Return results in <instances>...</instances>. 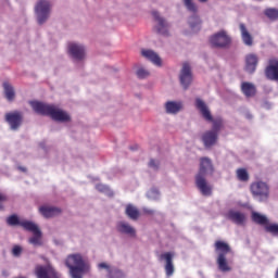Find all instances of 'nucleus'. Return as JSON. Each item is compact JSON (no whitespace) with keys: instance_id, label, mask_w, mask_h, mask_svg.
<instances>
[{"instance_id":"obj_32","label":"nucleus","mask_w":278,"mask_h":278,"mask_svg":"<svg viewBox=\"0 0 278 278\" xmlns=\"http://www.w3.org/2000/svg\"><path fill=\"white\" fill-rule=\"evenodd\" d=\"M7 223L8 225H10L11 227H16V225H18L20 227H23L24 223H31V220H27V219H18V216L16 215H11L7 218Z\"/></svg>"},{"instance_id":"obj_23","label":"nucleus","mask_w":278,"mask_h":278,"mask_svg":"<svg viewBox=\"0 0 278 278\" xmlns=\"http://www.w3.org/2000/svg\"><path fill=\"white\" fill-rule=\"evenodd\" d=\"M141 55L146 58V60H150V62H152V64H155V66H162V59H160V55H157L155 51L143 49L141 50Z\"/></svg>"},{"instance_id":"obj_34","label":"nucleus","mask_w":278,"mask_h":278,"mask_svg":"<svg viewBox=\"0 0 278 278\" xmlns=\"http://www.w3.org/2000/svg\"><path fill=\"white\" fill-rule=\"evenodd\" d=\"M96 189H98L99 192H103V194H106V197H114V192H112V189L103 184L96 185Z\"/></svg>"},{"instance_id":"obj_16","label":"nucleus","mask_w":278,"mask_h":278,"mask_svg":"<svg viewBox=\"0 0 278 278\" xmlns=\"http://www.w3.org/2000/svg\"><path fill=\"white\" fill-rule=\"evenodd\" d=\"M116 231L121 233V236H127L128 238H136V229L131 224L125 220L117 222Z\"/></svg>"},{"instance_id":"obj_4","label":"nucleus","mask_w":278,"mask_h":278,"mask_svg":"<svg viewBox=\"0 0 278 278\" xmlns=\"http://www.w3.org/2000/svg\"><path fill=\"white\" fill-rule=\"evenodd\" d=\"M34 11L37 24L45 25V23L51 18L53 2L51 0H37Z\"/></svg>"},{"instance_id":"obj_12","label":"nucleus","mask_w":278,"mask_h":278,"mask_svg":"<svg viewBox=\"0 0 278 278\" xmlns=\"http://www.w3.org/2000/svg\"><path fill=\"white\" fill-rule=\"evenodd\" d=\"M98 269L105 270L106 278H127L124 270L105 262L98 264Z\"/></svg>"},{"instance_id":"obj_44","label":"nucleus","mask_w":278,"mask_h":278,"mask_svg":"<svg viewBox=\"0 0 278 278\" xmlns=\"http://www.w3.org/2000/svg\"><path fill=\"white\" fill-rule=\"evenodd\" d=\"M245 118H253V115H251V113H247Z\"/></svg>"},{"instance_id":"obj_8","label":"nucleus","mask_w":278,"mask_h":278,"mask_svg":"<svg viewBox=\"0 0 278 278\" xmlns=\"http://www.w3.org/2000/svg\"><path fill=\"white\" fill-rule=\"evenodd\" d=\"M182 3L186 10L193 14L188 20L189 27L192 29V31H199L201 29V17L197 15V12H199V7L197 3H194V0H182Z\"/></svg>"},{"instance_id":"obj_31","label":"nucleus","mask_w":278,"mask_h":278,"mask_svg":"<svg viewBox=\"0 0 278 278\" xmlns=\"http://www.w3.org/2000/svg\"><path fill=\"white\" fill-rule=\"evenodd\" d=\"M126 215L128 216V218H130L131 220H138V217L140 216V212L138 211V208L136 206H134L132 204H128L126 206Z\"/></svg>"},{"instance_id":"obj_40","label":"nucleus","mask_w":278,"mask_h":278,"mask_svg":"<svg viewBox=\"0 0 278 278\" xmlns=\"http://www.w3.org/2000/svg\"><path fill=\"white\" fill-rule=\"evenodd\" d=\"M149 167L152 168L153 170H157V168H160V162L155 160H150Z\"/></svg>"},{"instance_id":"obj_3","label":"nucleus","mask_w":278,"mask_h":278,"mask_svg":"<svg viewBox=\"0 0 278 278\" xmlns=\"http://www.w3.org/2000/svg\"><path fill=\"white\" fill-rule=\"evenodd\" d=\"M230 251L231 248L229 243L225 241L215 242V252L217 253L216 264L220 273H231V265L227 260V255H229Z\"/></svg>"},{"instance_id":"obj_35","label":"nucleus","mask_w":278,"mask_h":278,"mask_svg":"<svg viewBox=\"0 0 278 278\" xmlns=\"http://www.w3.org/2000/svg\"><path fill=\"white\" fill-rule=\"evenodd\" d=\"M147 197L150 201H160V190L152 188L147 192Z\"/></svg>"},{"instance_id":"obj_6","label":"nucleus","mask_w":278,"mask_h":278,"mask_svg":"<svg viewBox=\"0 0 278 278\" xmlns=\"http://www.w3.org/2000/svg\"><path fill=\"white\" fill-rule=\"evenodd\" d=\"M251 193L258 203H266L270 199V186L267 182L257 180L250 186Z\"/></svg>"},{"instance_id":"obj_20","label":"nucleus","mask_w":278,"mask_h":278,"mask_svg":"<svg viewBox=\"0 0 278 278\" xmlns=\"http://www.w3.org/2000/svg\"><path fill=\"white\" fill-rule=\"evenodd\" d=\"M227 218L235 223V225H244L247 223V214L236 210H230L227 213Z\"/></svg>"},{"instance_id":"obj_11","label":"nucleus","mask_w":278,"mask_h":278,"mask_svg":"<svg viewBox=\"0 0 278 278\" xmlns=\"http://www.w3.org/2000/svg\"><path fill=\"white\" fill-rule=\"evenodd\" d=\"M210 42L217 49H227L231 45V37L226 30H219L211 36Z\"/></svg>"},{"instance_id":"obj_5","label":"nucleus","mask_w":278,"mask_h":278,"mask_svg":"<svg viewBox=\"0 0 278 278\" xmlns=\"http://www.w3.org/2000/svg\"><path fill=\"white\" fill-rule=\"evenodd\" d=\"M195 108L199 110L201 116L204 118V121H206V123H213L211 131H216L218 135L223 127V119H214L212 112L210 111V106H207L205 101H203L201 98L195 99Z\"/></svg>"},{"instance_id":"obj_36","label":"nucleus","mask_w":278,"mask_h":278,"mask_svg":"<svg viewBox=\"0 0 278 278\" xmlns=\"http://www.w3.org/2000/svg\"><path fill=\"white\" fill-rule=\"evenodd\" d=\"M265 16H267V18H270L271 21H276V18H278V10L277 9H266L264 12Z\"/></svg>"},{"instance_id":"obj_39","label":"nucleus","mask_w":278,"mask_h":278,"mask_svg":"<svg viewBox=\"0 0 278 278\" xmlns=\"http://www.w3.org/2000/svg\"><path fill=\"white\" fill-rule=\"evenodd\" d=\"M21 253H23V248L21 245H14L12 249V255L14 257H21Z\"/></svg>"},{"instance_id":"obj_24","label":"nucleus","mask_w":278,"mask_h":278,"mask_svg":"<svg viewBox=\"0 0 278 278\" xmlns=\"http://www.w3.org/2000/svg\"><path fill=\"white\" fill-rule=\"evenodd\" d=\"M265 75L267 79H271V81H278V61H270V64L265 70Z\"/></svg>"},{"instance_id":"obj_7","label":"nucleus","mask_w":278,"mask_h":278,"mask_svg":"<svg viewBox=\"0 0 278 278\" xmlns=\"http://www.w3.org/2000/svg\"><path fill=\"white\" fill-rule=\"evenodd\" d=\"M67 53L77 66H84V62H86V46L71 42L67 46Z\"/></svg>"},{"instance_id":"obj_15","label":"nucleus","mask_w":278,"mask_h":278,"mask_svg":"<svg viewBox=\"0 0 278 278\" xmlns=\"http://www.w3.org/2000/svg\"><path fill=\"white\" fill-rule=\"evenodd\" d=\"M197 175L201 177H208V175H214V164L210 157L200 159V168Z\"/></svg>"},{"instance_id":"obj_33","label":"nucleus","mask_w":278,"mask_h":278,"mask_svg":"<svg viewBox=\"0 0 278 278\" xmlns=\"http://www.w3.org/2000/svg\"><path fill=\"white\" fill-rule=\"evenodd\" d=\"M265 231L278 238V224L269 222V224L265 226Z\"/></svg>"},{"instance_id":"obj_1","label":"nucleus","mask_w":278,"mask_h":278,"mask_svg":"<svg viewBox=\"0 0 278 278\" xmlns=\"http://www.w3.org/2000/svg\"><path fill=\"white\" fill-rule=\"evenodd\" d=\"M30 106L36 114H40L41 116H50L52 121H56L58 123H70L71 121V115L66 113V111L53 104H47L40 101H30Z\"/></svg>"},{"instance_id":"obj_25","label":"nucleus","mask_w":278,"mask_h":278,"mask_svg":"<svg viewBox=\"0 0 278 278\" xmlns=\"http://www.w3.org/2000/svg\"><path fill=\"white\" fill-rule=\"evenodd\" d=\"M239 29L241 31V40L243 45H245V47H253V36L249 33L247 26L244 24H240Z\"/></svg>"},{"instance_id":"obj_30","label":"nucleus","mask_w":278,"mask_h":278,"mask_svg":"<svg viewBox=\"0 0 278 278\" xmlns=\"http://www.w3.org/2000/svg\"><path fill=\"white\" fill-rule=\"evenodd\" d=\"M4 97L9 101H13L16 97V92L14 91V87L9 83H3Z\"/></svg>"},{"instance_id":"obj_19","label":"nucleus","mask_w":278,"mask_h":278,"mask_svg":"<svg viewBox=\"0 0 278 278\" xmlns=\"http://www.w3.org/2000/svg\"><path fill=\"white\" fill-rule=\"evenodd\" d=\"M202 142L206 149H210L211 147H214L216 142H218V135L216 131L213 130H206L202 135Z\"/></svg>"},{"instance_id":"obj_18","label":"nucleus","mask_w":278,"mask_h":278,"mask_svg":"<svg viewBox=\"0 0 278 278\" xmlns=\"http://www.w3.org/2000/svg\"><path fill=\"white\" fill-rule=\"evenodd\" d=\"M5 121L10 125L13 131H16L21 127V123H23V116L18 112H12L5 114Z\"/></svg>"},{"instance_id":"obj_43","label":"nucleus","mask_w":278,"mask_h":278,"mask_svg":"<svg viewBox=\"0 0 278 278\" xmlns=\"http://www.w3.org/2000/svg\"><path fill=\"white\" fill-rule=\"evenodd\" d=\"M5 194H3V193H0V201H5Z\"/></svg>"},{"instance_id":"obj_17","label":"nucleus","mask_w":278,"mask_h":278,"mask_svg":"<svg viewBox=\"0 0 278 278\" xmlns=\"http://www.w3.org/2000/svg\"><path fill=\"white\" fill-rule=\"evenodd\" d=\"M206 176H198L195 175V186L198 190H200L203 197H211L212 195V185L207 182Z\"/></svg>"},{"instance_id":"obj_42","label":"nucleus","mask_w":278,"mask_h":278,"mask_svg":"<svg viewBox=\"0 0 278 278\" xmlns=\"http://www.w3.org/2000/svg\"><path fill=\"white\" fill-rule=\"evenodd\" d=\"M17 169L21 170L22 173H27V168L26 167L18 166Z\"/></svg>"},{"instance_id":"obj_14","label":"nucleus","mask_w":278,"mask_h":278,"mask_svg":"<svg viewBox=\"0 0 278 278\" xmlns=\"http://www.w3.org/2000/svg\"><path fill=\"white\" fill-rule=\"evenodd\" d=\"M35 275L37 278H60V276H58V271H55V268H53L51 264L37 265L35 268Z\"/></svg>"},{"instance_id":"obj_41","label":"nucleus","mask_w":278,"mask_h":278,"mask_svg":"<svg viewBox=\"0 0 278 278\" xmlns=\"http://www.w3.org/2000/svg\"><path fill=\"white\" fill-rule=\"evenodd\" d=\"M144 214H154L153 210L150 208H143Z\"/></svg>"},{"instance_id":"obj_22","label":"nucleus","mask_w":278,"mask_h":278,"mask_svg":"<svg viewBox=\"0 0 278 278\" xmlns=\"http://www.w3.org/2000/svg\"><path fill=\"white\" fill-rule=\"evenodd\" d=\"M62 211L59 207L42 205L39 207V213L43 218H53V216H58Z\"/></svg>"},{"instance_id":"obj_28","label":"nucleus","mask_w":278,"mask_h":278,"mask_svg":"<svg viewBox=\"0 0 278 278\" xmlns=\"http://www.w3.org/2000/svg\"><path fill=\"white\" fill-rule=\"evenodd\" d=\"M252 220L253 223H256V225H262L266 228V226L270 223L268 217L262 213L258 212H252Z\"/></svg>"},{"instance_id":"obj_45","label":"nucleus","mask_w":278,"mask_h":278,"mask_svg":"<svg viewBox=\"0 0 278 278\" xmlns=\"http://www.w3.org/2000/svg\"><path fill=\"white\" fill-rule=\"evenodd\" d=\"M200 3H205L207 0H199Z\"/></svg>"},{"instance_id":"obj_38","label":"nucleus","mask_w":278,"mask_h":278,"mask_svg":"<svg viewBox=\"0 0 278 278\" xmlns=\"http://www.w3.org/2000/svg\"><path fill=\"white\" fill-rule=\"evenodd\" d=\"M136 75L139 79H147V77H149L150 73L144 67H139L136 72Z\"/></svg>"},{"instance_id":"obj_29","label":"nucleus","mask_w":278,"mask_h":278,"mask_svg":"<svg viewBox=\"0 0 278 278\" xmlns=\"http://www.w3.org/2000/svg\"><path fill=\"white\" fill-rule=\"evenodd\" d=\"M241 91L244 94V97H255V85L253 83H242L241 84Z\"/></svg>"},{"instance_id":"obj_9","label":"nucleus","mask_w":278,"mask_h":278,"mask_svg":"<svg viewBox=\"0 0 278 278\" xmlns=\"http://www.w3.org/2000/svg\"><path fill=\"white\" fill-rule=\"evenodd\" d=\"M22 225L25 231L33 233V237L28 239V243L33 244V247H42V230H40L38 225L34 222L24 223Z\"/></svg>"},{"instance_id":"obj_27","label":"nucleus","mask_w":278,"mask_h":278,"mask_svg":"<svg viewBox=\"0 0 278 278\" xmlns=\"http://www.w3.org/2000/svg\"><path fill=\"white\" fill-rule=\"evenodd\" d=\"M258 59L255 54H248L245 56V71L247 73H255L257 68Z\"/></svg>"},{"instance_id":"obj_26","label":"nucleus","mask_w":278,"mask_h":278,"mask_svg":"<svg viewBox=\"0 0 278 278\" xmlns=\"http://www.w3.org/2000/svg\"><path fill=\"white\" fill-rule=\"evenodd\" d=\"M182 108H184V104L181 102L167 101L165 103V112H166V114H179V112H181Z\"/></svg>"},{"instance_id":"obj_2","label":"nucleus","mask_w":278,"mask_h":278,"mask_svg":"<svg viewBox=\"0 0 278 278\" xmlns=\"http://www.w3.org/2000/svg\"><path fill=\"white\" fill-rule=\"evenodd\" d=\"M65 265L70 269L72 278H84V275L90 273L88 258L79 253L70 254L65 260Z\"/></svg>"},{"instance_id":"obj_10","label":"nucleus","mask_w":278,"mask_h":278,"mask_svg":"<svg viewBox=\"0 0 278 278\" xmlns=\"http://www.w3.org/2000/svg\"><path fill=\"white\" fill-rule=\"evenodd\" d=\"M152 16L154 20V31L161 36H169L170 23L160 14L157 11H152Z\"/></svg>"},{"instance_id":"obj_13","label":"nucleus","mask_w":278,"mask_h":278,"mask_svg":"<svg viewBox=\"0 0 278 278\" xmlns=\"http://www.w3.org/2000/svg\"><path fill=\"white\" fill-rule=\"evenodd\" d=\"M179 79L182 88L188 90L190 88V84H192V67L190 64L184 63L180 70Z\"/></svg>"},{"instance_id":"obj_21","label":"nucleus","mask_w":278,"mask_h":278,"mask_svg":"<svg viewBox=\"0 0 278 278\" xmlns=\"http://www.w3.org/2000/svg\"><path fill=\"white\" fill-rule=\"evenodd\" d=\"M173 257L174 254L170 252H166L161 254L160 260H164L165 264V273L167 277L173 276V273H175V265H173Z\"/></svg>"},{"instance_id":"obj_37","label":"nucleus","mask_w":278,"mask_h":278,"mask_svg":"<svg viewBox=\"0 0 278 278\" xmlns=\"http://www.w3.org/2000/svg\"><path fill=\"white\" fill-rule=\"evenodd\" d=\"M237 177L239 181H249V172L244 168L237 169Z\"/></svg>"}]
</instances>
